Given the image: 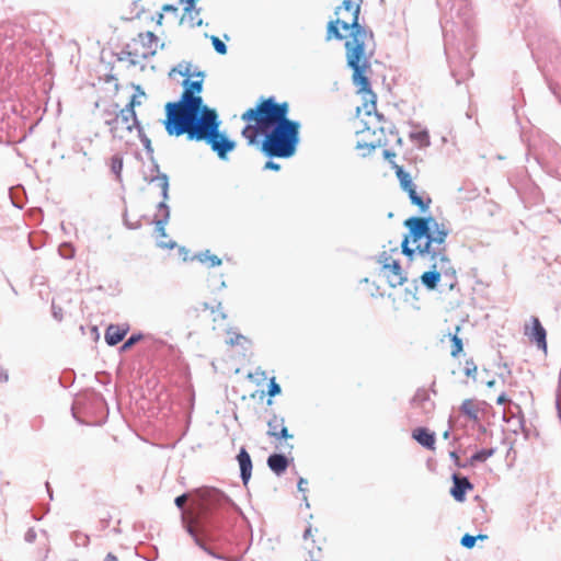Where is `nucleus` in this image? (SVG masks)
Returning <instances> with one entry per match:
<instances>
[{
  "label": "nucleus",
  "mask_w": 561,
  "mask_h": 561,
  "mask_svg": "<svg viewBox=\"0 0 561 561\" xmlns=\"http://www.w3.org/2000/svg\"><path fill=\"white\" fill-rule=\"evenodd\" d=\"M288 111L287 102L276 103L274 98L262 100L242 114L241 118L249 123L242 130L243 137L254 145L262 134L265 136L262 151L267 157H291L299 140L300 125L287 118Z\"/></svg>",
  "instance_id": "nucleus-1"
},
{
  "label": "nucleus",
  "mask_w": 561,
  "mask_h": 561,
  "mask_svg": "<svg viewBox=\"0 0 561 561\" xmlns=\"http://www.w3.org/2000/svg\"><path fill=\"white\" fill-rule=\"evenodd\" d=\"M405 226L410 229L412 242L415 249L409 248V238L402 241V252L412 257L417 252L430 263V271L421 276L422 284L427 289H435L439 282L453 289L457 283L456 271L446 254L445 241L449 233L444 224H438L433 218L412 217L405 220Z\"/></svg>",
  "instance_id": "nucleus-2"
},
{
  "label": "nucleus",
  "mask_w": 561,
  "mask_h": 561,
  "mask_svg": "<svg viewBox=\"0 0 561 561\" xmlns=\"http://www.w3.org/2000/svg\"><path fill=\"white\" fill-rule=\"evenodd\" d=\"M336 20L330 21L327 28V41L332 38L343 39L339 27L350 32V38L345 43L347 65L353 70V82L358 92L366 93L371 99V107H375V94L370 90V83L366 72L370 68L373 55V33L358 23L359 4L352 0H344L336 11Z\"/></svg>",
  "instance_id": "nucleus-3"
},
{
  "label": "nucleus",
  "mask_w": 561,
  "mask_h": 561,
  "mask_svg": "<svg viewBox=\"0 0 561 561\" xmlns=\"http://www.w3.org/2000/svg\"><path fill=\"white\" fill-rule=\"evenodd\" d=\"M164 127L170 136L186 134L187 139L206 141L220 159L236 147L234 141L219 133L220 121L215 110L206 108L201 117H193L180 103H168Z\"/></svg>",
  "instance_id": "nucleus-4"
},
{
  "label": "nucleus",
  "mask_w": 561,
  "mask_h": 561,
  "mask_svg": "<svg viewBox=\"0 0 561 561\" xmlns=\"http://www.w3.org/2000/svg\"><path fill=\"white\" fill-rule=\"evenodd\" d=\"M224 501V495L215 489L198 491L182 513V523L195 542L203 547L199 536L206 531L209 513Z\"/></svg>",
  "instance_id": "nucleus-5"
},
{
  "label": "nucleus",
  "mask_w": 561,
  "mask_h": 561,
  "mask_svg": "<svg viewBox=\"0 0 561 561\" xmlns=\"http://www.w3.org/2000/svg\"><path fill=\"white\" fill-rule=\"evenodd\" d=\"M105 124L110 126L112 136L118 139L127 138L135 129L139 135L142 133L136 113H130L128 110L122 108L113 119H106Z\"/></svg>",
  "instance_id": "nucleus-6"
},
{
  "label": "nucleus",
  "mask_w": 561,
  "mask_h": 561,
  "mask_svg": "<svg viewBox=\"0 0 561 561\" xmlns=\"http://www.w3.org/2000/svg\"><path fill=\"white\" fill-rule=\"evenodd\" d=\"M524 335L527 337L529 344L535 345L537 350L547 355V330L538 318H533L530 322L525 324Z\"/></svg>",
  "instance_id": "nucleus-7"
},
{
  "label": "nucleus",
  "mask_w": 561,
  "mask_h": 561,
  "mask_svg": "<svg viewBox=\"0 0 561 561\" xmlns=\"http://www.w3.org/2000/svg\"><path fill=\"white\" fill-rule=\"evenodd\" d=\"M314 533L318 534V529H312L311 526L306 528L304 534V539L306 542V549L308 550L309 558L305 561H322V547L320 546L322 538H314Z\"/></svg>",
  "instance_id": "nucleus-8"
},
{
  "label": "nucleus",
  "mask_w": 561,
  "mask_h": 561,
  "mask_svg": "<svg viewBox=\"0 0 561 561\" xmlns=\"http://www.w3.org/2000/svg\"><path fill=\"white\" fill-rule=\"evenodd\" d=\"M383 276L391 287H398L405 283L407 276L398 261H391V264L383 266Z\"/></svg>",
  "instance_id": "nucleus-9"
},
{
  "label": "nucleus",
  "mask_w": 561,
  "mask_h": 561,
  "mask_svg": "<svg viewBox=\"0 0 561 561\" xmlns=\"http://www.w3.org/2000/svg\"><path fill=\"white\" fill-rule=\"evenodd\" d=\"M267 435L276 438L277 440L291 439L294 436L288 432L285 421L282 417L274 415L267 423Z\"/></svg>",
  "instance_id": "nucleus-10"
},
{
  "label": "nucleus",
  "mask_w": 561,
  "mask_h": 561,
  "mask_svg": "<svg viewBox=\"0 0 561 561\" xmlns=\"http://www.w3.org/2000/svg\"><path fill=\"white\" fill-rule=\"evenodd\" d=\"M180 103L193 117H201L204 111L208 108L203 105V100L198 95L182 94Z\"/></svg>",
  "instance_id": "nucleus-11"
},
{
  "label": "nucleus",
  "mask_w": 561,
  "mask_h": 561,
  "mask_svg": "<svg viewBox=\"0 0 561 561\" xmlns=\"http://www.w3.org/2000/svg\"><path fill=\"white\" fill-rule=\"evenodd\" d=\"M454 485L450 489V494L457 502L466 500V493L473 489L472 483L466 478L458 474L453 476Z\"/></svg>",
  "instance_id": "nucleus-12"
},
{
  "label": "nucleus",
  "mask_w": 561,
  "mask_h": 561,
  "mask_svg": "<svg viewBox=\"0 0 561 561\" xmlns=\"http://www.w3.org/2000/svg\"><path fill=\"white\" fill-rule=\"evenodd\" d=\"M138 39L144 48V51H142L144 57L153 56L158 51V48L160 46V41H159L158 36L154 35V33H152V32L140 33L138 35ZM162 46H163V44H161V47Z\"/></svg>",
  "instance_id": "nucleus-13"
},
{
  "label": "nucleus",
  "mask_w": 561,
  "mask_h": 561,
  "mask_svg": "<svg viewBox=\"0 0 561 561\" xmlns=\"http://www.w3.org/2000/svg\"><path fill=\"white\" fill-rule=\"evenodd\" d=\"M129 331L127 323L123 324H111L105 331V341L108 345L114 346L118 344Z\"/></svg>",
  "instance_id": "nucleus-14"
},
{
  "label": "nucleus",
  "mask_w": 561,
  "mask_h": 561,
  "mask_svg": "<svg viewBox=\"0 0 561 561\" xmlns=\"http://www.w3.org/2000/svg\"><path fill=\"white\" fill-rule=\"evenodd\" d=\"M483 403L474 399H466L460 405V412L470 421L479 422V413L481 412V405Z\"/></svg>",
  "instance_id": "nucleus-15"
},
{
  "label": "nucleus",
  "mask_w": 561,
  "mask_h": 561,
  "mask_svg": "<svg viewBox=\"0 0 561 561\" xmlns=\"http://www.w3.org/2000/svg\"><path fill=\"white\" fill-rule=\"evenodd\" d=\"M237 459H238V462L240 466L241 479H242L243 483L247 484L252 474L251 457L244 448H241L240 453L238 454Z\"/></svg>",
  "instance_id": "nucleus-16"
},
{
  "label": "nucleus",
  "mask_w": 561,
  "mask_h": 561,
  "mask_svg": "<svg viewBox=\"0 0 561 561\" xmlns=\"http://www.w3.org/2000/svg\"><path fill=\"white\" fill-rule=\"evenodd\" d=\"M170 211L169 207L165 205L164 202H161L158 205V210L156 214L154 225H156V231L161 236L165 237V225L169 220Z\"/></svg>",
  "instance_id": "nucleus-17"
},
{
  "label": "nucleus",
  "mask_w": 561,
  "mask_h": 561,
  "mask_svg": "<svg viewBox=\"0 0 561 561\" xmlns=\"http://www.w3.org/2000/svg\"><path fill=\"white\" fill-rule=\"evenodd\" d=\"M412 437L422 446L434 449L435 448V435L425 427H417L412 432Z\"/></svg>",
  "instance_id": "nucleus-18"
},
{
  "label": "nucleus",
  "mask_w": 561,
  "mask_h": 561,
  "mask_svg": "<svg viewBox=\"0 0 561 561\" xmlns=\"http://www.w3.org/2000/svg\"><path fill=\"white\" fill-rule=\"evenodd\" d=\"M267 465L273 472L280 474L286 471L288 459L284 455L273 454L267 458Z\"/></svg>",
  "instance_id": "nucleus-19"
},
{
  "label": "nucleus",
  "mask_w": 561,
  "mask_h": 561,
  "mask_svg": "<svg viewBox=\"0 0 561 561\" xmlns=\"http://www.w3.org/2000/svg\"><path fill=\"white\" fill-rule=\"evenodd\" d=\"M198 79L191 80L190 78L183 81L184 91L183 94L194 95L195 93H199L203 88L204 75L202 72L196 73Z\"/></svg>",
  "instance_id": "nucleus-20"
},
{
  "label": "nucleus",
  "mask_w": 561,
  "mask_h": 561,
  "mask_svg": "<svg viewBox=\"0 0 561 561\" xmlns=\"http://www.w3.org/2000/svg\"><path fill=\"white\" fill-rule=\"evenodd\" d=\"M226 343L231 346L247 347L250 344V340L248 336L238 333L233 329H229L227 331Z\"/></svg>",
  "instance_id": "nucleus-21"
},
{
  "label": "nucleus",
  "mask_w": 561,
  "mask_h": 561,
  "mask_svg": "<svg viewBox=\"0 0 561 561\" xmlns=\"http://www.w3.org/2000/svg\"><path fill=\"white\" fill-rule=\"evenodd\" d=\"M410 138L416 142L420 147L430 146V136L426 130H416L410 134Z\"/></svg>",
  "instance_id": "nucleus-22"
},
{
  "label": "nucleus",
  "mask_w": 561,
  "mask_h": 561,
  "mask_svg": "<svg viewBox=\"0 0 561 561\" xmlns=\"http://www.w3.org/2000/svg\"><path fill=\"white\" fill-rule=\"evenodd\" d=\"M397 176L400 181L401 187L405 191L414 185L412 179L408 172H405L401 167H396Z\"/></svg>",
  "instance_id": "nucleus-23"
},
{
  "label": "nucleus",
  "mask_w": 561,
  "mask_h": 561,
  "mask_svg": "<svg viewBox=\"0 0 561 561\" xmlns=\"http://www.w3.org/2000/svg\"><path fill=\"white\" fill-rule=\"evenodd\" d=\"M405 192L409 194L411 202L414 205L419 206L421 208V210H425L427 208L428 204L424 203L423 198L421 196H419V194L416 193L415 185L405 190Z\"/></svg>",
  "instance_id": "nucleus-24"
},
{
  "label": "nucleus",
  "mask_w": 561,
  "mask_h": 561,
  "mask_svg": "<svg viewBox=\"0 0 561 561\" xmlns=\"http://www.w3.org/2000/svg\"><path fill=\"white\" fill-rule=\"evenodd\" d=\"M459 327L456 328V333L451 336V356L456 357L459 353L462 352V341L458 336Z\"/></svg>",
  "instance_id": "nucleus-25"
},
{
  "label": "nucleus",
  "mask_w": 561,
  "mask_h": 561,
  "mask_svg": "<svg viewBox=\"0 0 561 561\" xmlns=\"http://www.w3.org/2000/svg\"><path fill=\"white\" fill-rule=\"evenodd\" d=\"M111 170L117 178L121 176V172L123 170V158L119 154H115L112 157Z\"/></svg>",
  "instance_id": "nucleus-26"
},
{
  "label": "nucleus",
  "mask_w": 561,
  "mask_h": 561,
  "mask_svg": "<svg viewBox=\"0 0 561 561\" xmlns=\"http://www.w3.org/2000/svg\"><path fill=\"white\" fill-rule=\"evenodd\" d=\"M137 91H138V95L137 94H134L129 101V103L123 108V110H128L130 111V113H136L135 112V107L136 106H139L141 104V101L139 100V96H144L145 93L142 91H140V88L137 87Z\"/></svg>",
  "instance_id": "nucleus-27"
},
{
  "label": "nucleus",
  "mask_w": 561,
  "mask_h": 561,
  "mask_svg": "<svg viewBox=\"0 0 561 561\" xmlns=\"http://www.w3.org/2000/svg\"><path fill=\"white\" fill-rule=\"evenodd\" d=\"M485 538H486V536H484V535H479V536L474 537L469 534H466L461 538V545L468 549H471L474 547L477 539H485Z\"/></svg>",
  "instance_id": "nucleus-28"
},
{
  "label": "nucleus",
  "mask_w": 561,
  "mask_h": 561,
  "mask_svg": "<svg viewBox=\"0 0 561 561\" xmlns=\"http://www.w3.org/2000/svg\"><path fill=\"white\" fill-rule=\"evenodd\" d=\"M186 19H188L192 26H201L203 23L202 19L199 18V9L194 8V11L192 14L185 13L183 16V21Z\"/></svg>",
  "instance_id": "nucleus-29"
},
{
  "label": "nucleus",
  "mask_w": 561,
  "mask_h": 561,
  "mask_svg": "<svg viewBox=\"0 0 561 561\" xmlns=\"http://www.w3.org/2000/svg\"><path fill=\"white\" fill-rule=\"evenodd\" d=\"M492 454H493V450H491V449H482V450L476 453L471 457V462L485 461L489 457L492 456Z\"/></svg>",
  "instance_id": "nucleus-30"
},
{
  "label": "nucleus",
  "mask_w": 561,
  "mask_h": 561,
  "mask_svg": "<svg viewBox=\"0 0 561 561\" xmlns=\"http://www.w3.org/2000/svg\"><path fill=\"white\" fill-rule=\"evenodd\" d=\"M201 261L209 263L210 266H218L221 264V260L218 256L210 254L208 251L203 255V257H201Z\"/></svg>",
  "instance_id": "nucleus-31"
},
{
  "label": "nucleus",
  "mask_w": 561,
  "mask_h": 561,
  "mask_svg": "<svg viewBox=\"0 0 561 561\" xmlns=\"http://www.w3.org/2000/svg\"><path fill=\"white\" fill-rule=\"evenodd\" d=\"M211 42H213L214 48L217 53H219L221 55L227 53V46L217 36H213Z\"/></svg>",
  "instance_id": "nucleus-32"
},
{
  "label": "nucleus",
  "mask_w": 561,
  "mask_h": 561,
  "mask_svg": "<svg viewBox=\"0 0 561 561\" xmlns=\"http://www.w3.org/2000/svg\"><path fill=\"white\" fill-rule=\"evenodd\" d=\"M463 373L467 377H472L474 378L476 377V374H477V366L473 362H466V365L463 367Z\"/></svg>",
  "instance_id": "nucleus-33"
},
{
  "label": "nucleus",
  "mask_w": 561,
  "mask_h": 561,
  "mask_svg": "<svg viewBox=\"0 0 561 561\" xmlns=\"http://www.w3.org/2000/svg\"><path fill=\"white\" fill-rule=\"evenodd\" d=\"M140 335L130 336L122 346L121 352L128 351L134 344H136L140 340Z\"/></svg>",
  "instance_id": "nucleus-34"
},
{
  "label": "nucleus",
  "mask_w": 561,
  "mask_h": 561,
  "mask_svg": "<svg viewBox=\"0 0 561 561\" xmlns=\"http://www.w3.org/2000/svg\"><path fill=\"white\" fill-rule=\"evenodd\" d=\"M280 392V387L279 385L275 381V379L273 378L268 385V396L271 397H274L276 394H278Z\"/></svg>",
  "instance_id": "nucleus-35"
},
{
  "label": "nucleus",
  "mask_w": 561,
  "mask_h": 561,
  "mask_svg": "<svg viewBox=\"0 0 561 561\" xmlns=\"http://www.w3.org/2000/svg\"><path fill=\"white\" fill-rule=\"evenodd\" d=\"M182 4H184V11L186 14H192L194 11V2L195 0H180Z\"/></svg>",
  "instance_id": "nucleus-36"
},
{
  "label": "nucleus",
  "mask_w": 561,
  "mask_h": 561,
  "mask_svg": "<svg viewBox=\"0 0 561 561\" xmlns=\"http://www.w3.org/2000/svg\"><path fill=\"white\" fill-rule=\"evenodd\" d=\"M188 500V495L187 494H182L180 496H178L175 499V505L179 507V508H183L184 504L187 502Z\"/></svg>",
  "instance_id": "nucleus-37"
},
{
  "label": "nucleus",
  "mask_w": 561,
  "mask_h": 561,
  "mask_svg": "<svg viewBox=\"0 0 561 561\" xmlns=\"http://www.w3.org/2000/svg\"><path fill=\"white\" fill-rule=\"evenodd\" d=\"M391 261H394V260L391 256H389L386 252H383L380 255L379 262L382 264V267L386 266L387 264L390 265Z\"/></svg>",
  "instance_id": "nucleus-38"
},
{
  "label": "nucleus",
  "mask_w": 561,
  "mask_h": 561,
  "mask_svg": "<svg viewBox=\"0 0 561 561\" xmlns=\"http://www.w3.org/2000/svg\"><path fill=\"white\" fill-rule=\"evenodd\" d=\"M279 164L278 163H275L274 161H267L264 165V169L266 170H274V171H278L279 170Z\"/></svg>",
  "instance_id": "nucleus-39"
},
{
  "label": "nucleus",
  "mask_w": 561,
  "mask_h": 561,
  "mask_svg": "<svg viewBox=\"0 0 561 561\" xmlns=\"http://www.w3.org/2000/svg\"><path fill=\"white\" fill-rule=\"evenodd\" d=\"M307 480L304 479V478H300L299 481H298V490L301 491V492H306L307 490Z\"/></svg>",
  "instance_id": "nucleus-40"
},
{
  "label": "nucleus",
  "mask_w": 561,
  "mask_h": 561,
  "mask_svg": "<svg viewBox=\"0 0 561 561\" xmlns=\"http://www.w3.org/2000/svg\"><path fill=\"white\" fill-rule=\"evenodd\" d=\"M161 185H162V195H163L164 198H167V196H168V186L169 185H168V181H167L165 178L162 179V184Z\"/></svg>",
  "instance_id": "nucleus-41"
},
{
  "label": "nucleus",
  "mask_w": 561,
  "mask_h": 561,
  "mask_svg": "<svg viewBox=\"0 0 561 561\" xmlns=\"http://www.w3.org/2000/svg\"><path fill=\"white\" fill-rule=\"evenodd\" d=\"M496 402H497V404H505V403L510 402V400L504 393H502L497 397Z\"/></svg>",
  "instance_id": "nucleus-42"
},
{
  "label": "nucleus",
  "mask_w": 561,
  "mask_h": 561,
  "mask_svg": "<svg viewBox=\"0 0 561 561\" xmlns=\"http://www.w3.org/2000/svg\"><path fill=\"white\" fill-rule=\"evenodd\" d=\"M357 148L358 149H362V148H367L368 152L374 150L375 149V146L371 145V144H365V145H362L360 142L357 144Z\"/></svg>",
  "instance_id": "nucleus-43"
},
{
  "label": "nucleus",
  "mask_w": 561,
  "mask_h": 561,
  "mask_svg": "<svg viewBox=\"0 0 561 561\" xmlns=\"http://www.w3.org/2000/svg\"><path fill=\"white\" fill-rule=\"evenodd\" d=\"M5 381H8V374L0 366V382H5Z\"/></svg>",
  "instance_id": "nucleus-44"
},
{
  "label": "nucleus",
  "mask_w": 561,
  "mask_h": 561,
  "mask_svg": "<svg viewBox=\"0 0 561 561\" xmlns=\"http://www.w3.org/2000/svg\"><path fill=\"white\" fill-rule=\"evenodd\" d=\"M276 448H280V449H288L289 451L293 449V445L288 444V443H280L279 445L276 446Z\"/></svg>",
  "instance_id": "nucleus-45"
},
{
  "label": "nucleus",
  "mask_w": 561,
  "mask_h": 561,
  "mask_svg": "<svg viewBox=\"0 0 561 561\" xmlns=\"http://www.w3.org/2000/svg\"><path fill=\"white\" fill-rule=\"evenodd\" d=\"M104 561H117V557L113 553H107L106 557L104 558Z\"/></svg>",
  "instance_id": "nucleus-46"
},
{
  "label": "nucleus",
  "mask_w": 561,
  "mask_h": 561,
  "mask_svg": "<svg viewBox=\"0 0 561 561\" xmlns=\"http://www.w3.org/2000/svg\"><path fill=\"white\" fill-rule=\"evenodd\" d=\"M163 11H173V12H175V11H176V8H174V7H172V5L167 4V5H164V7H163Z\"/></svg>",
  "instance_id": "nucleus-47"
},
{
  "label": "nucleus",
  "mask_w": 561,
  "mask_h": 561,
  "mask_svg": "<svg viewBox=\"0 0 561 561\" xmlns=\"http://www.w3.org/2000/svg\"><path fill=\"white\" fill-rule=\"evenodd\" d=\"M141 140L147 148H150V140L146 136H144Z\"/></svg>",
  "instance_id": "nucleus-48"
},
{
  "label": "nucleus",
  "mask_w": 561,
  "mask_h": 561,
  "mask_svg": "<svg viewBox=\"0 0 561 561\" xmlns=\"http://www.w3.org/2000/svg\"><path fill=\"white\" fill-rule=\"evenodd\" d=\"M162 20H163V14L162 13H158L157 20H156L157 24H161Z\"/></svg>",
  "instance_id": "nucleus-49"
},
{
  "label": "nucleus",
  "mask_w": 561,
  "mask_h": 561,
  "mask_svg": "<svg viewBox=\"0 0 561 561\" xmlns=\"http://www.w3.org/2000/svg\"><path fill=\"white\" fill-rule=\"evenodd\" d=\"M183 76H190V68L186 67V70L184 72L180 71Z\"/></svg>",
  "instance_id": "nucleus-50"
},
{
  "label": "nucleus",
  "mask_w": 561,
  "mask_h": 561,
  "mask_svg": "<svg viewBox=\"0 0 561 561\" xmlns=\"http://www.w3.org/2000/svg\"><path fill=\"white\" fill-rule=\"evenodd\" d=\"M160 245H161V247H169V248H173V244H165V243H163V242H160Z\"/></svg>",
  "instance_id": "nucleus-51"
},
{
  "label": "nucleus",
  "mask_w": 561,
  "mask_h": 561,
  "mask_svg": "<svg viewBox=\"0 0 561 561\" xmlns=\"http://www.w3.org/2000/svg\"><path fill=\"white\" fill-rule=\"evenodd\" d=\"M493 385H494V380H491V381L488 382L489 387H492Z\"/></svg>",
  "instance_id": "nucleus-52"
}]
</instances>
